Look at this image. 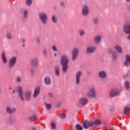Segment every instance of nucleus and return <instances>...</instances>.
<instances>
[{
  "instance_id": "obj_3",
  "label": "nucleus",
  "mask_w": 130,
  "mask_h": 130,
  "mask_svg": "<svg viewBox=\"0 0 130 130\" xmlns=\"http://www.w3.org/2000/svg\"><path fill=\"white\" fill-rule=\"evenodd\" d=\"M39 17L43 24L46 23V21L47 20V16H46V14L41 13L39 15Z\"/></svg>"
},
{
  "instance_id": "obj_30",
  "label": "nucleus",
  "mask_w": 130,
  "mask_h": 130,
  "mask_svg": "<svg viewBox=\"0 0 130 130\" xmlns=\"http://www.w3.org/2000/svg\"><path fill=\"white\" fill-rule=\"evenodd\" d=\"M125 87L126 90L129 89V82H128V81H126L125 82Z\"/></svg>"
},
{
  "instance_id": "obj_12",
  "label": "nucleus",
  "mask_w": 130,
  "mask_h": 130,
  "mask_svg": "<svg viewBox=\"0 0 130 130\" xmlns=\"http://www.w3.org/2000/svg\"><path fill=\"white\" fill-rule=\"evenodd\" d=\"M82 14L83 16H86V15L89 14V9H88V7L86 6H83L82 10Z\"/></svg>"
},
{
  "instance_id": "obj_49",
  "label": "nucleus",
  "mask_w": 130,
  "mask_h": 130,
  "mask_svg": "<svg viewBox=\"0 0 130 130\" xmlns=\"http://www.w3.org/2000/svg\"><path fill=\"white\" fill-rule=\"evenodd\" d=\"M31 130H36V128L33 127V128H32Z\"/></svg>"
},
{
  "instance_id": "obj_33",
  "label": "nucleus",
  "mask_w": 130,
  "mask_h": 130,
  "mask_svg": "<svg viewBox=\"0 0 130 130\" xmlns=\"http://www.w3.org/2000/svg\"><path fill=\"white\" fill-rule=\"evenodd\" d=\"M46 107L47 110H50V108H51V105L49 104H46Z\"/></svg>"
},
{
  "instance_id": "obj_52",
  "label": "nucleus",
  "mask_w": 130,
  "mask_h": 130,
  "mask_svg": "<svg viewBox=\"0 0 130 130\" xmlns=\"http://www.w3.org/2000/svg\"><path fill=\"white\" fill-rule=\"evenodd\" d=\"M130 0H126V2H129Z\"/></svg>"
},
{
  "instance_id": "obj_43",
  "label": "nucleus",
  "mask_w": 130,
  "mask_h": 130,
  "mask_svg": "<svg viewBox=\"0 0 130 130\" xmlns=\"http://www.w3.org/2000/svg\"><path fill=\"white\" fill-rule=\"evenodd\" d=\"M49 97H53V94L51 93H49Z\"/></svg>"
},
{
  "instance_id": "obj_25",
  "label": "nucleus",
  "mask_w": 130,
  "mask_h": 130,
  "mask_svg": "<svg viewBox=\"0 0 130 130\" xmlns=\"http://www.w3.org/2000/svg\"><path fill=\"white\" fill-rule=\"evenodd\" d=\"M102 123V121L99 119H96L94 120L93 124H94L95 125H99V124H101Z\"/></svg>"
},
{
  "instance_id": "obj_34",
  "label": "nucleus",
  "mask_w": 130,
  "mask_h": 130,
  "mask_svg": "<svg viewBox=\"0 0 130 130\" xmlns=\"http://www.w3.org/2000/svg\"><path fill=\"white\" fill-rule=\"evenodd\" d=\"M27 15H28V12H27V10H25L24 12V15H23L24 18H25V19H27Z\"/></svg>"
},
{
  "instance_id": "obj_13",
  "label": "nucleus",
  "mask_w": 130,
  "mask_h": 130,
  "mask_svg": "<svg viewBox=\"0 0 130 130\" xmlns=\"http://www.w3.org/2000/svg\"><path fill=\"white\" fill-rule=\"evenodd\" d=\"M124 31L126 34H129L130 33V24L124 26Z\"/></svg>"
},
{
  "instance_id": "obj_28",
  "label": "nucleus",
  "mask_w": 130,
  "mask_h": 130,
  "mask_svg": "<svg viewBox=\"0 0 130 130\" xmlns=\"http://www.w3.org/2000/svg\"><path fill=\"white\" fill-rule=\"evenodd\" d=\"M37 117L36 116H32L31 117H30L28 118L29 120H30V121H35L36 120Z\"/></svg>"
},
{
  "instance_id": "obj_54",
  "label": "nucleus",
  "mask_w": 130,
  "mask_h": 130,
  "mask_svg": "<svg viewBox=\"0 0 130 130\" xmlns=\"http://www.w3.org/2000/svg\"><path fill=\"white\" fill-rule=\"evenodd\" d=\"M54 56H56V54H54Z\"/></svg>"
},
{
  "instance_id": "obj_36",
  "label": "nucleus",
  "mask_w": 130,
  "mask_h": 130,
  "mask_svg": "<svg viewBox=\"0 0 130 130\" xmlns=\"http://www.w3.org/2000/svg\"><path fill=\"white\" fill-rule=\"evenodd\" d=\"M79 34L80 36H83L85 35V31H84V30H80Z\"/></svg>"
},
{
  "instance_id": "obj_39",
  "label": "nucleus",
  "mask_w": 130,
  "mask_h": 130,
  "mask_svg": "<svg viewBox=\"0 0 130 130\" xmlns=\"http://www.w3.org/2000/svg\"><path fill=\"white\" fill-rule=\"evenodd\" d=\"M93 22L94 24H97L98 23V19L96 18L93 19Z\"/></svg>"
},
{
  "instance_id": "obj_41",
  "label": "nucleus",
  "mask_w": 130,
  "mask_h": 130,
  "mask_svg": "<svg viewBox=\"0 0 130 130\" xmlns=\"http://www.w3.org/2000/svg\"><path fill=\"white\" fill-rule=\"evenodd\" d=\"M61 6L62 7H63V8H66V6L64 5V4H63V3L61 2Z\"/></svg>"
},
{
  "instance_id": "obj_45",
  "label": "nucleus",
  "mask_w": 130,
  "mask_h": 130,
  "mask_svg": "<svg viewBox=\"0 0 130 130\" xmlns=\"http://www.w3.org/2000/svg\"><path fill=\"white\" fill-rule=\"evenodd\" d=\"M25 39H23L22 40V43H25Z\"/></svg>"
},
{
  "instance_id": "obj_6",
  "label": "nucleus",
  "mask_w": 130,
  "mask_h": 130,
  "mask_svg": "<svg viewBox=\"0 0 130 130\" xmlns=\"http://www.w3.org/2000/svg\"><path fill=\"white\" fill-rule=\"evenodd\" d=\"M17 62V58L13 57L10 59L9 61V68H13L15 66V63Z\"/></svg>"
},
{
  "instance_id": "obj_35",
  "label": "nucleus",
  "mask_w": 130,
  "mask_h": 130,
  "mask_svg": "<svg viewBox=\"0 0 130 130\" xmlns=\"http://www.w3.org/2000/svg\"><path fill=\"white\" fill-rule=\"evenodd\" d=\"M51 125L52 126V128H53V129H55V123L53 122H51Z\"/></svg>"
},
{
  "instance_id": "obj_53",
  "label": "nucleus",
  "mask_w": 130,
  "mask_h": 130,
  "mask_svg": "<svg viewBox=\"0 0 130 130\" xmlns=\"http://www.w3.org/2000/svg\"><path fill=\"white\" fill-rule=\"evenodd\" d=\"M13 93H15V90H13Z\"/></svg>"
},
{
  "instance_id": "obj_4",
  "label": "nucleus",
  "mask_w": 130,
  "mask_h": 130,
  "mask_svg": "<svg viewBox=\"0 0 130 130\" xmlns=\"http://www.w3.org/2000/svg\"><path fill=\"white\" fill-rule=\"evenodd\" d=\"M79 53V51L78 49L74 48L72 51V59L75 60L77 57H78V54Z\"/></svg>"
},
{
  "instance_id": "obj_9",
  "label": "nucleus",
  "mask_w": 130,
  "mask_h": 130,
  "mask_svg": "<svg viewBox=\"0 0 130 130\" xmlns=\"http://www.w3.org/2000/svg\"><path fill=\"white\" fill-rule=\"evenodd\" d=\"M81 76H82V72L79 71L76 73V82L77 85H78V84H80V78H81Z\"/></svg>"
},
{
  "instance_id": "obj_37",
  "label": "nucleus",
  "mask_w": 130,
  "mask_h": 130,
  "mask_svg": "<svg viewBox=\"0 0 130 130\" xmlns=\"http://www.w3.org/2000/svg\"><path fill=\"white\" fill-rule=\"evenodd\" d=\"M52 20L54 23H56L57 20L55 19V16L54 15L52 16Z\"/></svg>"
},
{
  "instance_id": "obj_17",
  "label": "nucleus",
  "mask_w": 130,
  "mask_h": 130,
  "mask_svg": "<svg viewBox=\"0 0 130 130\" xmlns=\"http://www.w3.org/2000/svg\"><path fill=\"white\" fill-rule=\"evenodd\" d=\"M96 49L94 47H89L86 50L87 53H92V52H94Z\"/></svg>"
},
{
  "instance_id": "obj_7",
  "label": "nucleus",
  "mask_w": 130,
  "mask_h": 130,
  "mask_svg": "<svg viewBox=\"0 0 130 130\" xmlns=\"http://www.w3.org/2000/svg\"><path fill=\"white\" fill-rule=\"evenodd\" d=\"M119 93V91L117 89H112L110 92V97H114V96H116L117 95H118V93Z\"/></svg>"
},
{
  "instance_id": "obj_11",
  "label": "nucleus",
  "mask_w": 130,
  "mask_h": 130,
  "mask_svg": "<svg viewBox=\"0 0 130 130\" xmlns=\"http://www.w3.org/2000/svg\"><path fill=\"white\" fill-rule=\"evenodd\" d=\"M124 66L127 67L130 64V56L129 55H126V61L124 62Z\"/></svg>"
},
{
  "instance_id": "obj_44",
  "label": "nucleus",
  "mask_w": 130,
  "mask_h": 130,
  "mask_svg": "<svg viewBox=\"0 0 130 130\" xmlns=\"http://www.w3.org/2000/svg\"><path fill=\"white\" fill-rule=\"evenodd\" d=\"M128 76V75H127V74H126V75H124L123 76L124 79H126V78H127Z\"/></svg>"
},
{
  "instance_id": "obj_48",
  "label": "nucleus",
  "mask_w": 130,
  "mask_h": 130,
  "mask_svg": "<svg viewBox=\"0 0 130 130\" xmlns=\"http://www.w3.org/2000/svg\"><path fill=\"white\" fill-rule=\"evenodd\" d=\"M127 38L130 40V35L127 36Z\"/></svg>"
},
{
  "instance_id": "obj_23",
  "label": "nucleus",
  "mask_w": 130,
  "mask_h": 130,
  "mask_svg": "<svg viewBox=\"0 0 130 130\" xmlns=\"http://www.w3.org/2000/svg\"><path fill=\"white\" fill-rule=\"evenodd\" d=\"M54 70L56 76H59V67H58V66H56L54 68Z\"/></svg>"
},
{
  "instance_id": "obj_42",
  "label": "nucleus",
  "mask_w": 130,
  "mask_h": 130,
  "mask_svg": "<svg viewBox=\"0 0 130 130\" xmlns=\"http://www.w3.org/2000/svg\"><path fill=\"white\" fill-rule=\"evenodd\" d=\"M20 80H21V78H20V77H18L17 78V82H20Z\"/></svg>"
},
{
  "instance_id": "obj_47",
  "label": "nucleus",
  "mask_w": 130,
  "mask_h": 130,
  "mask_svg": "<svg viewBox=\"0 0 130 130\" xmlns=\"http://www.w3.org/2000/svg\"><path fill=\"white\" fill-rule=\"evenodd\" d=\"M110 53H112V50H109Z\"/></svg>"
},
{
  "instance_id": "obj_31",
  "label": "nucleus",
  "mask_w": 130,
  "mask_h": 130,
  "mask_svg": "<svg viewBox=\"0 0 130 130\" xmlns=\"http://www.w3.org/2000/svg\"><path fill=\"white\" fill-rule=\"evenodd\" d=\"M60 117L61 118H62V119H63L66 118V117H67V115H66V114H64L63 113H62L60 115Z\"/></svg>"
},
{
  "instance_id": "obj_51",
  "label": "nucleus",
  "mask_w": 130,
  "mask_h": 130,
  "mask_svg": "<svg viewBox=\"0 0 130 130\" xmlns=\"http://www.w3.org/2000/svg\"><path fill=\"white\" fill-rule=\"evenodd\" d=\"M22 47H25V44L22 45Z\"/></svg>"
},
{
  "instance_id": "obj_38",
  "label": "nucleus",
  "mask_w": 130,
  "mask_h": 130,
  "mask_svg": "<svg viewBox=\"0 0 130 130\" xmlns=\"http://www.w3.org/2000/svg\"><path fill=\"white\" fill-rule=\"evenodd\" d=\"M7 37H8V38H9V39H12V35H11V34L8 33L7 34Z\"/></svg>"
},
{
  "instance_id": "obj_15",
  "label": "nucleus",
  "mask_w": 130,
  "mask_h": 130,
  "mask_svg": "<svg viewBox=\"0 0 130 130\" xmlns=\"http://www.w3.org/2000/svg\"><path fill=\"white\" fill-rule=\"evenodd\" d=\"M80 103L82 105H86L88 103V100L87 99L82 98L80 100Z\"/></svg>"
},
{
  "instance_id": "obj_5",
  "label": "nucleus",
  "mask_w": 130,
  "mask_h": 130,
  "mask_svg": "<svg viewBox=\"0 0 130 130\" xmlns=\"http://www.w3.org/2000/svg\"><path fill=\"white\" fill-rule=\"evenodd\" d=\"M87 95L89 98H92V97L95 98V97H96V93H95V89L94 88H92L91 90H90L89 93H87Z\"/></svg>"
},
{
  "instance_id": "obj_26",
  "label": "nucleus",
  "mask_w": 130,
  "mask_h": 130,
  "mask_svg": "<svg viewBox=\"0 0 130 130\" xmlns=\"http://www.w3.org/2000/svg\"><path fill=\"white\" fill-rule=\"evenodd\" d=\"M101 41V37L100 36H96L94 39V42L95 43H99Z\"/></svg>"
},
{
  "instance_id": "obj_27",
  "label": "nucleus",
  "mask_w": 130,
  "mask_h": 130,
  "mask_svg": "<svg viewBox=\"0 0 130 130\" xmlns=\"http://www.w3.org/2000/svg\"><path fill=\"white\" fill-rule=\"evenodd\" d=\"M112 57H113V59L114 60L117 59V52H116L115 51L113 52Z\"/></svg>"
},
{
  "instance_id": "obj_50",
  "label": "nucleus",
  "mask_w": 130,
  "mask_h": 130,
  "mask_svg": "<svg viewBox=\"0 0 130 130\" xmlns=\"http://www.w3.org/2000/svg\"><path fill=\"white\" fill-rule=\"evenodd\" d=\"M46 53V51L45 50H44V54H45Z\"/></svg>"
},
{
  "instance_id": "obj_8",
  "label": "nucleus",
  "mask_w": 130,
  "mask_h": 130,
  "mask_svg": "<svg viewBox=\"0 0 130 130\" xmlns=\"http://www.w3.org/2000/svg\"><path fill=\"white\" fill-rule=\"evenodd\" d=\"M18 92L19 96L21 100V101H24V98L23 97V90H22V87L21 86L18 87Z\"/></svg>"
},
{
  "instance_id": "obj_19",
  "label": "nucleus",
  "mask_w": 130,
  "mask_h": 130,
  "mask_svg": "<svg viewBox=\"0 0 130 130\" xmlns=\"http://www.w3.org/2000/svg\"><path fill=\"white\" fill-rule=\"evenodd\" d=\"M2 57L4 63H7V62H8V60H7V57H6V55H5V52L2 53Z\"/></svg>"
},
{
  "instance_id": "obj_18",
  "label": "nucleus",
  "mask_w": 130,
  "mask_h": 130,
  "mask_svg": "<svg viewBox=\"0 0 130 130\" xmlns=\"http://www.w3.org/2000/svg\"><path fill=\"white\" fill-rule=\"evenodd\" d=\"M6 111L8 113H9L10 114H13V113L15 112L16 111V109L14 108L13 110L10 108V107H7L6 108Z\"/></svg>"
},
{
  "instance_id": "obj_40",
  "label": "nucleus",
  "mask_w": 130,
  "mask_h": 130,
  "mask_svg": "<svg viewBox=\"0 0 130 130\" xmlns=\"http://www.w3.org/2000/svg\"><path fill=\"white\" fill-rule=\"evenodd\" d=\"M52 49L53 50H54V51H57V49L56 48V47H55V46H53Z\"/></svg>"
},
{
  "instance_id": "obj_46",
  "label": "nucleus",
  "mask_w": 130,
  "mask_h": 130,
  "mask_svg": "<svg viewBox=\"0 0 130 130\" xmlns=\"http://www.w3.org/2000/svg\"><path fill=\"white\" fill-rule=\"evenodd\" d=\"M37 41H38V43H40V40H39V38H37Z\"/></svg>"
},
{
  "instance_id": "obj_2",
  "label": "nucleus",
  "mask_w": 130,
  "mask_h": 130,
  "mask_svg": "<svg viewBox=\"0 0 130 130\" xmlns=\"http://www.w3.org/2000/svg\"><path fill=\"white\" fill-rule=\"evenodd\" d=\"M93 125H94V122L93 121H89L87 120H85L82 123V126L85 129H88L89 127H92Z\"/></svg>"
},
{
  "instance_id": "obj_24",
  "label": "nucleus",
  "mask_w": 130,
  "mask_h": 130,
  "mask_svg": "<svg viewBox=\"0 0 130 130\" xmlns=\"http://www.w3.org/2000/svg\"><path fill=\"white\" fill-rule=\"evenodd\" d=\"M32 67H36L37 66V59H34L31 62Z\"/></svg>"
},
{
  "instance_id": "obj_14",
  "label": "nucleus",
  "mask_w": 130,
  "mask_h": 130,
  "mask_svg": "<svg viewBox=\"0 0 130 130\" xmlns=\"http://www.w3.org/2000/svg\"><path fill=\"white\" fill-rule=\"evenodd\" d=\"M25 98L27 101H29L31 98V92L26 91L25 92Z\"/></svg>"
},
{
  "instance_id": "obj_32",
  "label": "nucleus",
  "mask_w": 130,
  "mask_h": 130,
  "mask_svg": "<svg viewBox=\"0 0 130 130\" xmlns=\"http://www.w3.org/2000/svg\"><path fill=\"white\" fill-rule=\"evenodd\" d=\"M26 4L28 6H31L32 5V0H26Z\"/></svg>"
},
{
  "instance_id": "obj_29",
  "label": "nucleus",
  "mask_w": 130,
  "mask_h": 130,
  "mask_svg": "<svg viewBox=\"0 0 130 130\" xmlns=\"http://www.w3.org/2000/svg\"><path fill=\"white\" fill-rule=\"evenodd\" d=\"M76 128L77 130H83V127L80 124L76 125Z\"/></svg>"
},
{
  "instance_id": "obj_22",
  "label": "nucleus",
  "mask_w": 130,
  "mask_h": 130,
  "mask_svg": "<svg viewBox=\"0 0 130 130\" xmlns=\"http://www.w3.org/2000/svg\"><path fill=\"white\" fill-rule=\"evenodd\" d=\"M115 49L120 53H121V52H122V49L121 48V47H120V46L117 45H116V46L115 47Z\"/></svg>"
},
{
  "instance_id": "obj_21",
  "label": "nucleus",
  "mask_w": 130,
  "mask_h": 130,
  "mask_svg": "<svg viewBox=\"0 0 130 130\" xmlns=\"http://www.w3.org/2000/svg\"><path fill=\"white\" fill-rule=\"evenodd\" d=\"M130 108L129 107H126L124 109V114L127 115L129 114Z\"/></svg>"
},
{
  "instance_id": "obj_20",
  "label": "nucleus",
  "mask_w": 130,
  "mask_h": 130,
  "mask_svg": "<svg viewBox=\"0 0 130 130\" xmlns=\"http://www.w3.org/2000/svg\"><path fill=\"white\" fill-rule=\"evenodd\" d=\"M44 81L45 84H46V85H50L51 83V80L49 77H46L44 79Z\"/></svg>"
},
{
  "instance_id": "obj_16",
  "label": "nucleus",
  "mask_w": 130,
  "mask_h": 130,
  "mask_svg": "<svg viewBox=\"0 0 130 130\" xmlns=\"http://www.w3.org/2000/svg\"><path fill=\"white\" fill-rule=\"evenodd\" d=\"M99 76L100 78H102V79H104V78H106V73L104 71H101L99 73Z\"/></svg>"
},
{
  "instance_id": "obj_1",
  "label": "nucleus",
  "mask_w": 130,
  "mask_h": 130,
  "mask_svg": "<svg viewBox=\"0 0 130 130\" xmlns=\"http://www.w3.org/2000/svg\"><path fill=\"white\" fill-rule=\"evenodd\" d=\"M60 64L62 67V71L63 73L67 72L68 68H69V58L66 55H62L61 57Z\"/></svg>"
},
{
  "instance_id": "obj_10",
  "label": "nucleus",
  "mask_w": 130,
  "mask_h": 130,
  "mask_svg": "<svg viewBox=\"0 0 130 130\" xmlns=\"http://www.w3.org/2000/svg\"><path fill=\"white\" fill-rule=\"evenodd\" d=\"M40 92V87L38 86L35 89V91L34 93V98H36L37 96L39 94V93Z\"/></svg>"
}]
</instances>
